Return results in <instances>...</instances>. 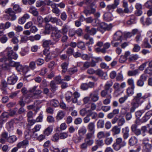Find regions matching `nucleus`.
Segmentation results:
<instances>
[{
	"label": "nucleus",
	"mask_w": 152,
	"mask_h": 152,
	"mask_svg": "<svg viewBox=\"0 0 152 152\" xmlns=\"http://www.w3.org/2000/svg\"><path fill=\"white\" fill-rule=\"evenodd\" d=\"M151 96V94L149 93L144 95H143L141 93H137L131 103V109L133 111L134 109L138 107L144 102L143 100Z\"/></svg>",
	"instance_id": "nucleus-1"
},
{
	"label": "nucleus",
	"mask_w": 152,
	"mask_h": 152,
	"mask_svg": "<svg viewBox=\"0 0 152 152\" xmlns=\"http://www.w3.org/2000/svg\"><path fill=\"white\" fill-rule=\"evenodd\" d=\"M4 12L6 14L4 15V18L7 20L13 21L16 19L15 13L12 8H9L6 9Z\"/></svg>",
	"instance_id": "nucleus-2"
},
{
	"label": "nucleus",
	"mask_w": 152,
	"mask_h": 152,
	"mask_svg": "<svg viewBox=\"0 0 152 152\" xmlns=\"http://www.w3.org/2000/svg\"><path fill=\"white\" fill-rule=\"evenodd\" d=\"M149 143V140L148 137H145L142 140V145H143V150L145 152H151L152 149V138L150 140Z\"/></svg>",
	"instance_id": "nucleus-3"
},
{
	"label": "nucleus",
	"mask_w": 152,
	"mask_h": 152,
	"mask_svg": "<svg viewBox=\"0 0 152 152\" xmlns=\"http://www.w3.org/2000/svg\"><path fill=\"white\" fill-rule=\"evenodd\" d=\"M12 49V48L8 47L7 48L6 50V51L7 52V58H6L7 59L5 62L7 61L8 60H12V59H16L18 57L17 55L14 52Z\"/></svg>",
	"instance_id": "nucleus-4"
},
{
	"label": "nucleus",
	"mask_w": 152,
	"mask_h": 152,
	"mask_svg": "<svg viewBox=\"0 0 152 152\" xmlns=\"http://www.w3.org/2000/svg\"><path fill=\"white\" fill-rule=\"evenodd\" d=\"M113 87L114 89V94L116 96H117L120 95L123 91L121 88L120 84L118 83H115L113 85Z\"/></svg>",
	"instance_id": "nucleus-5"
},
{
	"label": "nucleus",
	"mask_w": 152,
	"mask_h": 152,
	"mask_svg": "<svg viewBox=\"0 0 152 152\" xmlns=\"http://www.w3.org/2000/svg\"><path fill=\"white\" fill-rule=\"evenodd\" d=\"M5 64L3 65L2 67L5 70L8 69L9 66L15 67L18 62H15L12 60H8L7 61L4 62Z\"/></svg>",
	"instance_id": "nucleus-6"
},
{
	"label": "nucleus",
	"mask_w": 152,
	"mask_h": 152,
	"mask_svg": "<svg viewBox=\"0 0 152 152\" xmlns=\"http://www.w3.org/2000/svg\"><path fill=\"white\" fill-rule=\"evenodd\" d=\"M54 31V32L51 34V37L54 40L57 41L58 39L61 36V31L58 30L57 28Z\"/></svg>",
	"instance_id": "nucleus-7"
},
{
	"label": "nucleus",
	"mask_w": 152,
	"mask_h": 152,
	"mask_svg": "<svg viewBox=\"0 0 152 152\" xmlns=\"http://www.w3.org/2000/svg\"><path fill=\"white\" fill-rule=\"evenodd\" d=\"M147 75L145 74H142L140 76V79L137 80V84L138 86H142L144 84V82L147 79Z\"/></svg>",
	"instance_id": "nucleus-8"
},
{
	"label": "nucleus",
	"mask_w": 152,
	"mask_h": 152,
	"mask_svg": "<svg viewBox=\"0 0 152 152\" xmlns=\"http://www.w3.org/2000/svg\"><path fill=\"white\" fill-rule=\"evenodd\" d=\"M18 79L17 76L13 74L8 78L7 82L9 84L13 85L16 82Z\"/></svg>",
	"instance_id": "nucleus-9"
},
{
	"label": "nucleus",
	"mask_w": 152,
	"mask_h": 152,
	"mask_svg": "<svg viewBox=\"0 0 152 152\" xmlns=\"http://www.w3.org/2000/svg\"><path fill=\"white\" fill-rule=\"evenodd\" d=\"M56 28V27H53L50 24H47L45 26V32L47 34H49L50 31H54Z\"/></svg>",
	"instance_id": "nucleus-10"
},
{
	"label": "nucleus",
	"mask_w": 152,
	"mask_h": 152,
	"mask_svg": "<svg viewBox=\"0 0 152 152\" xmlns=\"http://www.w3.org/2000/svg\"><path fill=\"white\" fill-rule=\"evenodd\" d=\"M123 36V33L121 31H118L116 32L113 35V39L114 41H119L121 40Z\"/></svg>",
	"instance_id": "nucleus-11"
},
{
	"label": "nucleus",
	"mask_w": 152,
	"mask_h": 152,
	"mask_svg": "<svg viewBox=\"0 0 152 152\" xmlns=\"http://www.w3.org/2000/svg\"><path fill=\"white\" fill-rule=\"evenodd\" d=\"M8 133L7 132H4L1 135V137L0 138V142L2 144H5L6 141H7L8 138Z\"/></svg>",
	"instance_id": "nucleus-12"
},
{
	"label": "nucleus",
	"mask_w": 152,
	"mask_h": 152,
	"mask_svg": "<svg viewBox=\"0 0 152 152\" xmlns=\"http://www.w3.org/2000/svg\"><path fill=\"white\" fill-rule=\"evenodd\" d=\"M137 126L136 124L132 125L131 127L132 131L137 136L140 135L141 134V130L137 128Z\"/></svg>",
	"instance_id": "nucleus-13"
},
{
	"label": "nucleus",
	"mask_w": 152,
	"mask_h": 152,
	"mask_svg": "<svg viewBox=\"0 0 152 152\" xmlns=\"http://www.w3.org/2000/svg\"><path fill=\"white\" fill-rule=\"evenodd\" d=\"M129 129L127 126L122 129V132L123 133V137L124 140L127 139L129 136Z\"/></svg>",
	"instance_id": "nucleus-14"
},
{
	"label": "nucleus",
	"mask_w": 152,
	"mask_h": 152,
	"mask_svg": "<svg viewBox=\"0 0 152 152\" xmlns=\"http://www.w3.org/2000/svg\"><path fill=\"white\" fill-rule=\"evenodd\" d=\"M37 86H35L31 88L29 90L30 92L33 93L34 95H39L42 93L40 90L37 89Z\"/></svg>",
	"instance_id": "nucleus-15"
},
{
	"label": "nucleus",
	"mask_w": 152,
	"mask_h": 152,
	"mask_svg": "<svg viewBox=\"0 0 152 152\" xmlns=\"http://www.w3.org/2000/svg\"><path fill=\"white\" fill-rule=\"evenodd\" d=\"M113 84V82L111 80L107 81L104 85V89L107 91H109L111 93L112 91V89L111 87L112 86Z\"/></svg>",
	"instance_id": "nucleus-16"
},
{
	"label": "nucleus",
	"mask_w": 152,
	"mask_h": 152,
	"mask_svg": "<svg viewBox=\"0 0 152 152\" xmlns=\"http://www.w3.org/2000/svg\"><path fill=\"white\" fill-rule=\"evenodd\" d=\"M37 22L36 19L34 18H33V20L35 23H37V24L39 27H41L42 26V24L43 22V18L40 16H38L37 18Z\"/></svg>",
	"instance_id": "nucleus-17"
},
{
	"label": "nucleus",
	"mask_w": 152,
	"mask_h": 152,
	"mask_svg": "<svg viewBox=\"0 0 152 152\" xmlns=\"http://www.w3.org/2000/svg\"><path fill=\"white\" fill-rule=\"evenodd\" d=\"M90 97L91 100L93 102L98 101L99 98L98 94L97 93H91L90 94Z\"/></svg>",
	"instance_id": "nucleus-18"
},
{
	"label": "nucleus",
	"mask_w": 152,
	"mask_h": 152,
	"mask_svg": "<svg viewBox=\"0 0 152 152\" xmlns=\"http://www.w3.org/2000/svg\"><path fill=\"white\" fill-rule=\"evenodd\" d=\"M111 131L112 132L113 135L114 136L120 133L121 129L118 126H115L112 128Z\"/></svg>",
	"instance_id": "nucleus-19"
},
{
	"label": "nucleus",
	"mask_w": 152,
	"mask_h": 152,
	"mask_svg": "<svg viewBox=\"0 0 152 152\" xmlns=\"http://www.w3.org/2000/svg\"><path fill=\"white\" fill-rule=\"evenodd\" d=\"M115 142L122 147L125 146L126 144V142L123 140L122 138L120 137L117 138Z\"/></svg>",
	"instance_id": "nucleus-20"
},
{
	"label": "nucleus",
	"mask_w": 152,
	"mask_h": 152,
	"mask_svg": "<svg viewBox=\"0 0 152 152\" xmlns=\"http://www.w3.org/2000/svg\"><path fill=\"white\" fill-rule=\"evenodd\" d=\"M52 8V12L56 16H58L60 14V11L57 7V4H55Z\"/></svg>",
	"instance_id": "nucleus-21"
},
{
	"label": "nucleus",
	"mask_w": 152,
	"mask_h": 152,
	"mask_svg": "<svg viewBox=\"0 0 152 152\" xmlns=\"http://www.w3.org/2000/svg\"><path fill=\"white\" fill-rule=\"evenodd\" d=\"M95 125L94 123H90L87 126V129L89 132L94 133Z\"/></svg>",
	"instance_id": "nucleus-22"
},
{
	"label": "nucleus",
	"mask_w": 152,
	"mask_h": 152,
	"mask_svg": "<svg viewBox=\"0 0 152 152\" xmlns=\"http://www.w3.org/2000/svg\"><path fill=\"white\" fill-rule=\"evenodd\" d=\"M96 11L95 9L94 8H91L90 9H85L83 12L87 16L90 15L91 14L94 13Z\"/></svg>",
	"instance_id": "nucleus-23"
},
{
	"label": "nucleus",
	"mask_w": 152,
	"mask_h": 152,
	"mask_svg": "<svg viewBox=\"0 0 152 152\" xmlns=\"http://www.w3.org/2000/svg\"><path fill=\"white\" fill-rule=\"evenodd\" d=\"M131 107L130 109V112L126 113L125 115V118L127 121L130 120L132 118V113H133L135 111L136 109H134L133 111V110L131 109Z\"/></svg>",
	"instance_id": "nucleus-24"
},
{
	"label": "nucleus",
	"mask_w": 152,
	"mask_h": 152,
	"mask_svg": "<svg viewBox=\"0 0 152 152\" xmlns=\"http://www.w3.org/2000/svg\"><path fill=\"white\" fill-rule=\"evenodd\" d=\"M65 113L62 111H59L56 116V119L58 120H60L62 119L65 116Z\"/></svg>",
	"instance_id": "nucleus-25"
},
{
	"label": "nucleus",
	"mask_w": 152,
	"mask_h": 152,
	"mask_svg": "<svg viewBox=\"0 0 152 152\" xmlns=\"http://www.w3.org/2000/svg\"><path fill=\"white\" fill-rule=\"evenodd\" d=\"M134 87H129L126 89L127 96H130L134 94Z\"/></svg>",
	"instance_id": "nucleus-26"
},
{
	"label": "nucleus",
	"mask_w": 152,
	"mask_h": 152,
	"mask_svg": "<svg viewBox=\"0 0 152 152\" xmlns=\"http://www.w3.org/2000/svg\"><path fill=\"white\" fill-rule=\"evenodd\" d=\"M112 14L110 12L105 13L104 15V19L106 21H110L112 20Z\"/></svg>",
	"instance_id": "nucleus-27"
},
{
	"label": "nucleus",
	"mask_w": 152,
	"mask_h": 152,
	"mask_svg": "<svg viewBox=\"0 0 152 152\" xmlns=\"http://www.w3.org/2000/svg\"><path fill=\"white\" fill-rule=\"evenodd\" d=\"M17 139V137L15 135L10 136L7 139V142L10 143H13L16 141Z\"/></svg>",
	"instance_id": "nucleus-28"
},
{
	"label": "nucleus",
	"mask_w": 152,
	"mask_h": 152,
	"mask_svg": "<svg viewBox=\"0 0 152 152\" xmlns=\"http://www.w3.org/2000/svg\"><path fill=\"white\" fill-rule=\"evenodd\" d=\"M138 140L137 138L133 137L129 139V143L130 145L133 146L137 143Z\"/></svg>",
	"instance_id": "nucleus-29"
},
{
	"label": "nucleus",
	"mask_w": 152,
	"mask_h": 152,
	"mask_svg": "<svg viewBox=\"0 0 152 152\" xmlns=\"http://www.w3.org/2000/svg\"><path fill=\"white\" fill-rule=\"evenodd\" d=\"M28 141L27 140H24L18 143L17 145V146L18 148H20L24 146L28 145Z\"/></svg>",
	"instance_id": "nucleus-30"
},
{
	"label": "nucleus",
	"mask_w": 152,
	"mask_h": 152,
	"mask_svg": "<svg viewBox=\"0 0 152 152\" xmlns=\"http://www.w3.org/2000/svg\"><path fill=\"white\" fill-rule=\"evenodd\" d=\"M29 12L34 16H37L39 14V12L37 10L32 6H31L30 8Z\"/></svg>",
	"instance_id": "nucleus-31"
},
{
	"label": "nucleus",
	"mask_w": 152,
	"mask_h": 152,
	"mask_svg": "<svg viewBox=\"0 0 152 152\" xmlns=\"http://www.w3.org/2000/svg\"><path fill=\"white\" fill-rule=\"evenodd\" d=\"M87 132V129L84 126H83L81 127L78 131V135L82 136L84 137V136L86 133Z\"/></svg>",
	"instance_id": "nucleus-32"
},
{
	"label": "nucleus",
	"mask_w": 152,
	"mask_h": 152,
	"mask_svg": "<svg viewBox=\"0 0 152 152\" xmlns=\"http://www.w3.org/2000/svg\"><path fill=\"white\" fill-rule=\"evenodd\" d=\"M140 73L139 70L138 69L133 71H129L128 72V75L129 76H134Z\"/></svg>",
	"instance_id": "nucleus-33"
},
{
	"label": "nucleus",
	"mask_w": 152,
	"mask_h": 152,
	"mask_svg": "<svg viewBox=\"0 0 152 152\" xmlns=\"http://www.w3.org/2000/svg\"><path fill=\"white\" fill-rule=\"evenodd\" d=\"M68 26L66 24H64L62 27L61 32L63 34H66L68 29Z\"/></svg>",
	"instance_id": "nucleus-34"
},
{
	"label": "nucleus",
	"mask_w": 152,
	"mask_h": 152,
	"mask_svg": "<svg viewBox=\"0 0 152 152\" xmlns=\"http://www.w3.org/2000/svg\"><path fill=\"white\" fill-rule=\"evenodd\" d=\"M129 106H128L122 107L121 110V115H124L125 114L127 113L128 111L130 110Z\"/></svg>",
	"instance_id": "nucleus-35"
},
{
	"label": "nucleus",
	"mask_w": 152,
	"mask_h": 152,
	"mask_svg": "<svg viewBox=\"0 0 152 152\" xmlns=\"http://www.w3.org/2000/svg\"><path fill=\"white\" fill-rule=\"evenodd\" d=\"M53 129L52 127L51 126H50L44 130L43 133L45 135L48 136L51 134Z\"/></svg>",
	"instance_id": "nucleus-36"
},
{
	"label": "nucleus",
	"mask_w": 152,
	"mask_h": 152,
	"mask_svg": "<svg viewBox=\"0 0 152 152\" xmlns=\"http://www.w3.org/2000/svg\"><path fill=\"white\" fill-rule=\"evenodd\" d=\"M68 64L66 62L63 63L61 65L62 69V73H64L67 71Z\"/></svg>",
	"instance_id": "nucleus-37"
},
{
	"label": "nucleus",
	"mask_w": 152,
	"mask_h": 152,
	"mask_svg": "<svg viewBox=\"0 0 152 152\" xmlns=\"http://www.w3.org/2000/svg\"><path fill=\"white\" fill-rule=\"evenodd\" d=\"M126 121L124 117H119V119L118 121V126H122L125 123Z\"/></svg>",
	"instance_id": "nucleus-38"
},
{
	"label": "nucleus",
	"mask_w": 152,
	"mask_h": 152,
	"mask_svg": "<svg viewBox=\"0 0 152 152\" xmlns=\"http://www.w3.org/2000/svg\"><path fill=\"white\" fill-rule=\"evenodd\" d=\"M113 140L112 137H107L105 139L104 141L105 144L107 145H111Z\"/></svg>",
	"instance_id": "nucleus-39"
},
{
	"label": "nucleus",
	"mask_w": 152,
	"mask_h": 152,
	"mask_svg": "<svg viewBox=\"0 0 152 152\" xmlns=\"http://www.w3.org/2000/svg\"><path fill=\"white\" fill-rule=\"evenodd\" d=\"M95 73L97 75L102 77V79H104L105 74L102 70L100 69H98L96 71Z\"/></svg>",
	"instance_id": "nucleus-40"
},
{
	"label": "nucleus",
	"mask_w": 152,
	"mask_h": 152,
	"mask_svg": "<svg viewBox=\"0 0 152 152\" xmlns=\"http://www.w3.org/2000/svg\"><path fill=\"white\" fill-rule=\"evenodd\" d=\"M120 41L117 42L118 41H114V40H113L111 42V44L112 46L113 47H116L119 46H120L121 45V43L122 42V40H119Z\"/></svg>",
	"instance_id": "nucleus-41"
},
{
	"label": "nucleus",
	"mask_w": 152,
	"mask_h": 152,
	"mask_svg": "<svg viewBox=\"0 0 152 152\" xmlns=\"http://www.w3.org/2000/svg\"><path fill=\"white\" fill-rule=\"evenodd\" d=\"M135 17L134 16H131L129 20L126 22V23L129 25H130L135 23Z\"/></svg>",
	"instance_id": "nucleus-42"
},
{
	"label": "nucleus",
	"mask_w": 152,
	"mask_h": 152,
	"mask_svg": "<svg viewBox=\"0 0 152 152\" xmlns=\"http://www.w3.org/2000/svg\"><path fill=\"white\" fill-rule=\"evenodd\" d=\"M112 147L113 149L115 151H117L120 150L122 147L121 146L115 142L113 145Z\"/></svg>",
	"instance_id": "nucleus-43"
},
{
	"label": "nucleus",
	"mask_w": 152,
	"mask_h": 152,
	"mask_svg": "<svg viewBox=\"0 0 152 152\" xmlns=\"http://www.w3.org/2000/svg\"><path fill=\"white\" fill-rule=\"evenodd\" d=\"M50 86L51 87V90L52 91H55L57 87L54 81H52L50 82Z\"/></svg>",
	"instance_id": "nucleus-44"
},
{
	"label": "nucleus",
	"mask_w": 152,
	"mask_h": 152,
	"mask_svg": "<svg viewBox=\"0 0 152 152\" xmlns=\"http://www.w3.org/2000/svg\"><path fill=\"white\" fill-rule=\"evenodd\" d=\"M139 58L137 54L133 55L128 58V61H134L137 60Z\"/></svg>",
	"instance_id": "nucleus-45"
},
{
	"label": "nucleus",
	"mask_w": 152,
	"mask_h": 152,
	"mask_svg": "<svg viewBox=\"0 0 152 152\" xmlns=\"http://www.w3.org/2000/svg\"><path fill=\"white\" fill-rule=\"evenodd\" d=\"M143 45L144 48H150L151 47V45L148 42L147 39H145L144 40Z\"/></svg>",
	"instance_id": "nucleus-46"
},
{
	"label": "nucleus",
	"mask_w": 152,
	"mask_h": 152,
	"mask_svg": "<svg viewBox=\"0 0 152 152\" xmlns=\"http://www.w3.org/2000/svg\"><path fill=\"white\" fill-rule=\"evenodd\" d=\"M41 128V125L40 124L36 125L32 129V132L34 133L35 132L39 131L40 130Z\"/></svg>",
	"instance_id": "nucleus-47"
},
{
	"label": "nucleus",
	"mask_w": 152,
	"mask_h": 152,
	"mask_svg": "<svg viewBox=\"0 0 152 152\" xmlns=\"http://www.w3.org/2000/svg\"><path fill=\"white\" fill-rule=\"evenodd\" d=\"M109 98H106L103 101V103L104 104L107 105L109 104L110 102L111 96V94L108 95Z\"/></svg>",
	"instance_id": "nucleus-48"
},
{
	"label": "nucleus",
	"mask_w": 152,
	"mask_h": 152,
	"mask_svg": "<svg viewBox=\"0 0 152 152\" xmlns=\"http://www.w3.org/2000/svg\"><path fill=\"white\" fill-rule=\"evenodd\" d=\"M59 136L58 134L56 133L52 136L51 140L54 142H57L59 140Z\"/></svg>",
	"instance_id": "nucleus-49"
},
{
	"label": "nucleus",
	"mask_w": 152,
	"mask_h": 152,
	"mask_svg": "<svg viewBox=\"0 0 152 152\" xmlns=\"http://www.w3.org/2000/svg\"><path fill=\"white\" fill-rule=\"evenodd\" d=\"M52 45V43L50 40H46L44 42L43 46L44 47L48 48Z\"/></svg>",
	"instance_id": "nucleus-50"
},
{
	"label": "nucleus",
	"mask_w": 152,
	"mask_h": 152,
	"mask_svg": "<svg viewBox=\"0 0 152 152\" xmlns=\"http://www.w3.org/2000/svg\"><path fill=\"white\" fill-rule=\"evenodd\" d=\"M13 9L17 13L21 12V9L18 4H15L13 6Z\"/></svg>",
	"instance_id": "nucleus-51"
},
{
	"label": "nucleus",
	"mask_w": 152,
	"mask_h": 152,
	"mask_svg": "<svg viewBox=\"0 0 152 152\" xmlns=\"http://www.w3.org/2000/svg\"><path fill=\"white\" fill-rule=\"evenodd\" d=\"M84 137L80 135H78V136L74 140V142L75 143H78L80 142L83 139Z\"/></svg>",
	"instance_id": "nucleus-52"
},
{
	"label": "nucleus",
	"mask_w": 152,
	"mask_h": 152,
	"mask_svg": "<svg viewBox=\"0 0 152 152\" xmlns=\"http://www.w3.org/2000/svg\"><path fill=\"white\" fill-rule=\"evenodd\" d=\"M50 103L51 105L55 107L58 106L59 104L58 101L55 99L51 100Z\"/></svg>",
	"instance_id": "nucleus-53"
},
{
	"label": "nucleus",
	"mask_w": 152,
	"mask_h": 152,
	"mask_svg": "<svg viewBox=\"0 0 152 152\" xmlns=\"http://www.w3.org/2000/svg\"><path fill=\"white\" fill-rule=\"evenodd\" d=\"M88 145L85 142L83 143L80 145V148L82 150H85L87 148Z\"/></svg>",
	"instance_id": "nucleus-54"
},
{
	"label": "nucleus",
	"mask_w": 152,
	"mask_h": 152,
	"mask_svg": "<svg viewBox=\"0 0 152 152\" xmlns=\"http://www.w3.org/2000/svg\"><path fill=\"white\" fill-rule=\"evenodd\" d=\"M43 2L45 5L50 6L51 7L55 4L50 0H45Z\"/></svg>",
	"instance_id": "nucleus-55"
},
{
	"label": "nucleus",
	"mask_w": 152,
	"mask_h": 152,
	"mask_svg": "<svg viewBox=\"0 0 152 152\" xmlns=\"http://www.w3.org/2000/svg\"><path fill=\"white\" fill-rule=\"evenodd\" d=\"M84 140L88 146L92 145L94 143V140L92 139H84Z\"/></svg>",
	"instance_id": "nucleus-56"
},
{
	"label": "nucleus",
	"mask_w": 152,
	"mask_h": 152,
	"mask_svg": "<svg viewBox=\"0 0 152 152\" xmlns=\"http://www.w3.org/2000/svg\"><path fill=\"white\" fill-rule=\"evenodd\" d=\"M72 94L70 92H67L65 94V98L66 100L69 102L71 101V98L72 96Z\"/></svg>",
	"instance_id": "nucleus-57"
},
{
	"label": "nucleus",
	"mask_w": 152,
	"mask_h": 152,
	"mask_svg": "<svg viewBox=\"0 0 152 152\" xmlns=\"http://www.w3.org/2000/svg\"><path fill=\"white\" fill-rule=\"evenodd\" d=\"M28 66L29 69L32 70H34L36 68L35 62L34 61H31L29 64Z\"/></svg>",
	"instance_id": "nucleus-58"
},
{
	"label": "nucleus",
	"mask_w": 152,
	"mask_h": 152,
	"mask_svg": "<svg viewBox=\"0 0 152 152\" xmlns=\"http://www.w3.org/2000/svg\"><path fill=\"white\" fill-rule=\"evenodd\" d=\"M28 40V37L26 36H22L21 37L20 43H26Z\"/></svg>",
	"instance_id": "nucleus-59"
},
{
	"label": "nucleus",
	"mask_w": 152,
	"mask_h": 152,
	"mask_svg": "<svg viewBox=\"0 0 152 152\" xmlns=\"http://www.w3.org/2000/svg\"><path fill=\"white\" fill-rule=\"evenodd\" d=\"M90 66H91L90 63L89 62L86 61L84 63L82 69L83 70H85L88 68Z\"/></svg>",
	"instance_id": "nucleus-60"
},
{
	"label": "nucleus",
	"mask_w": 152,
	"mask_h": 152,
	"mask_svg": "<svg viewBox=\"0 0 152 152\" xmlns=\"http://www.w3.org/2000/svg\"><path fill=\"white\" fill-rule=\"evenodd\" d=\"M104 121L102 120H99L97 123V125L98 127L102 128L104 127Z\"/></svg>",
	"instance_id": "nucleus-61"
},
{
	"label": "nucleus",
	"mask_w": 152,
	"mask_h": 152,
	"mask_svg": "<svg viewBox=\"0 0 152 152\" xmlns=\"http://www.w3.org/2000/svg\"><path fill=\"white\" fill-rule=\"evenodd\" d=\"M127 83L129 86H131V87H135L134 80L132 78L128 79Z\"/></svg>",
	"instance_id": "nucleus-62"
},
{
	"label": "nucleus",
	"mask_w": 152,
	"mask_h": 152,
	"mask_svg": "<svg viewBox=\"0 0 152 152\" xmlns=\"http://www.w3.org/2000/svg\"><path fill=\"white\" fill-rule=\"evenodd\" d=\"M77 46L79 48L83 50H84L85 48V45L84 43L82 42H80L78 43Z\"/></svg>",
	"instance_id": "nucleus-63"
},
{
	"label": "nucleus",
	"mask_w": 152,
	"mask_h": 152,
	"mask_svg": "<svg viewBox=\"0 0 152 152\" xmlns=\"http://www.w3.org/2000/svg\"><path fill=\"white\" fill-rule=\"evenodd\" d=\"M146 7L151 9L152 8V1H147L145 4Z\"/></svg>",
	"instance_id": "nucleus-64"
}]
</instances>
